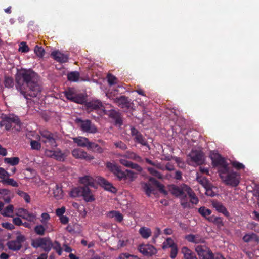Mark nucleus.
<instances>
[{"label":"nucleus","mask_w":259,"mask_h":259,"mask_svg":"<svg viewBox=\"0 0 259 259\" xmlns=\"http://www.w3.org/2000/svg\"><path fill=\"white\" fill-rule=\"evenodd\" d=\"M17 90L26 99L30 97L38 96L41 88L38 84V76L31 70L21 69L18 71L16 76Z\"/></svg>","instance_id":"1"},{"label":"nucleus","mask_w":259,"mask_h":259,"mask_svg":"<svg viewBox=\"0 0 259 259\" xmlns=\"http://www.w3.org/2000/svg\"><path fill=\"white\" fill-rule=\"evenodd\" d=\"M210 157L213 165L218 167L220 177L226 185L233 187L237 186L240 182V176L236 172L230 170L225 160L215 152L210 153Z\"/></svg>","instance_id":"2"},{"label":"nucleus","mask_w":259,"mask_h":259,"mask_svg":"<svg viewBox=\"0 0 259 259\" xmlns=\"http://www.w3.org/2000/svg\"><path fill=\"white\" fill-rule=\"evenodd\" d=\"M169 190L172 195L180 199L181 204L184 208L190 207L191 203L193 204L198 203V199L194 192L185 184H183L180 187L170 186Z\"/></svg>","instance_id":"3"},{"label":"nucleus","mask_w":259,"mask_h":259,"mask_svg":"<svg viewBox=\"0 0 259 259\" xmlns=\"http://www.w3.org/2000/svg\"><path fill=\"white\" fill-rule=\"evenodd\" d=\"M69 151L68 150L62 151L59 148H46L44 151V155L50 158L55 159L58 161H64L68 155Z\"/></svg>","instance_id":"4"},{"label":"nucleus","mask_w":259,"mask_h":259,"mask_svg":"<svg viewBox=\"0 0 259 259\" xmlns=\"http://www.w3.org/2000/svg\"><path fill=\"white\" fill-rule=\"evenodd\" d=\"M37 139L44 143L47 147H57L56 140L57 136L48 131H42L40 132V136L38 135Z\"/></svg>","instance_id":"5"},{"label":"nucleus","mask_w":259,"mask_h":259,"mask_svg":"<svg viewBox=\"0 0 259 259\" xmlns=\"http://www.w3.org/2000/svg\"><path fill=\"white\" fill-rule=\"evenodd\" d=\"M0 126H5L6 130H9L12 128L18 131L21 129V124L19 118L18 117L13 115L5 118L0 122Z\"/></svg>","instance_id":"6"},{"label":"nucleus","mask_w":259,"mask_h":259,"mask_svg":"<svg viewBox=\"0 0 259 259\" xmlns=\"http://www.w3.org/2000/svg\"><path fill=\"white\" fill-rule=\"evenodd\" d=\"M191 165H200L204 162V155L200 150H192L188 156L187 159Z\"/></svg>","instance_id":"7"},{"label":"nucleus","mask_w":259,"mask_h":259,"mask_svg":"<svg viewBox=\"0 0 259 259\" xmlns=\"http://www.w3.org/2000/svg\"><path fill=\"white\" fill-rule=\"evenodd\" d=\"M200 259H213V254L210 249L205 245H198L195 247Z\"/></svg>","instance_id":"8"},{"label":"nucleus","mask_w":259,"mask_h":259,"mask_svg":"<svg viewBox=\"0 0 259 259\" xmlns=\"http://www.w3.org/2000/svg\"><path fill=\"white\" fill-rule=\"evenodd\" d=\"M76 122L83 132L90 133H95L97 132V128L94 124L91 123L90 120H82L80 119H77Z\"/></svg>","instance_id":"9"},{"label":"nucleus","mask_w":259,"mask_h":259,"mask_svg":"<svg viewBox=\"0 0 259 259\" xmlns=\"http://www.w3.org/2000/svg\"><path fill=\"white\" fill-rule=\"evenodd\" d=\"M32 245L35 248L41 247L46 251L50 250L52 246L50 239L46 238H39L33 240Z\"/></svg>","instance_id":"10"},{"label":"nucleus","mask_w":259,"mask_h":259,"mask_svg":"<svg viewBox=\"0 0 259 259\" xmlns=\"http://www.w3.org/2000/svg\"><path fill=\"white\" fill-rule=\"evenodd\" d=\"M107 167L120 180L125 181L126 171H122L117 165L110 162L107 163Z\"/></svg>","instance_id":"11"},{"label":"nucleus","mask_w":259,"mask_h":259,"mask_svg":"<svg viewBox=\"0 0 259 259\" xmlns=\"http://www.w3.org/2000/svg\"><path fill=\"white\" fill-rule=\"evenodd\" d=\"M25 240L23 235H18L16 240H12L8 242L7 245L10 250L16 251L18 250L21 248V243Z\"/></svg>","instance_id":"12"},{"label":"nucleus","mask_w":259,"mask_h":259,"mask_svg":"<svg viewBox=\"0 0 259 259\" xmlns=\"http://www.w3.org/2000/svg\"><path fill=\"white\" fill-rule=\"evenodd\" d=\"M72 156L77 159H85L86 160H91L94 159V157L91 156L81 149L76 148L72 151Z\"/></svg>","instance_id":"13"},{"label":"nucleus","mask_w":259,"mask_h":259,"mask_svg":"<svg viewBox=\"0 0 259 259\" xmlns=\"http://www.w3.org/2000/svg\"><path fill=\"white\" fill-rule=\"evenodd\" d=\"M139 251L145 256H151L155 254L156 249L151 245L142 244L139 247Z\"/></svg>","instance_id":"14"},{"label":"nucleus","mask_w":259,"mask_h":259,"mask_svg":"<svg viewBox=\"0 0 259 259\" xmlns=\"http://www.w3.org/2000/svg\"><path fill=\"white\" fill-rule=\"evenodd\" d=\"M66 98L72 101L77 103H82L84 101V99L79 96H77L73 89H69L65 92Z\"/></svg>","instance_id":"15"},{"label":"nucleus","mask_w":259,"mask_h":259,"mask_svg":"<svg viewBox=\"0 0 259 259\" xmlns=\"http://www.w3.org/2000/svg\"><path fill=\"white\" fill-rule=\"evenodd\" d=\"M96 181H97L101 186L104 188L105 189L114 192L116 191V189L111 184L107 181L105 179L102 177H97Z\"/></svg>","instance_id":"16"},{"label":"nucleus","mask_w":259,"mask_h":259,"mask_svg":"<svg viewBox=\"0 0 259 259\" xmlns=\"http://www.w3.org/2000/svg\"><path fill=\"white\" fill-rule=\"evenodd\" d=\"M185 238L189 242L198 244L204 243L205 240L203 238L198 234H189L185 236Z\"/></svg>","instance_id":"17"},{"label":"nucleus","mask_w":259,"mask_h":259,"mask_svg":"<svg viewBox=\"0 0 259 259\" xmlns=\"http://www.w3.org/2000/svg\"><path fill=\"white\" fill-rule=\"evenodd\" d=\"M131 134L134 137V139L136 142H138L144 146H147L146 141L143 139L142 136L134 128H131Z\"/></svg>","instance_id":"18"},{"label":"nucleus","mask_w":259,"mask_h":259,"mask_svg":"<svg viewBox=\"0 0 259 259\" xmlns=\"http://www.w3.org/2000/svg\"><path fill=\"white\" fill-rule=\"evenodd\" d=\"M51 56L55 60L61 63L67 62L68 59L67 55L57 51L52 52Z\"/></svg>","instance_id":"19"},{"label":"nucleus","mask_w":259,"mask_h":259,"mask_svg":"<svg viewBox=\"0 0 259 259\" xmlns=\"http://www.w3.org/2000/svg\"><path fill=\"white\" fill-rule=\"evenodd\" d=\"M50 219V216L48 213L44 212L41 214L40 222L46 226L48 232H52L53 231L52 226L50 223H48Z\"/></svg>","instance_id":"20"},{"label":"nucleus","mask_w":259,"mask_h":259,"mask_svg":"<svg viewBox=\"0 0 259 259\" xmlns=\"http://www.w3.org/2000/svg\"><path fill=\"white\" fill-rule=\"evenodd\" d=\"M181 252L183 254L184 259H197L195 253L187 247H183Z\"/></svg>","instance_id":"21"},{"label":"nucleus","mask_w":259,"mask_h":259,"mask_svg":"<svg viewBox=\"0 0 259 259\" xmlns=\"http://www.w3.org/2000/svg\"><path fill=\"white\" fill-rule=\"evenodd\" d=\"M107 216L110 219H113L115 221L121 222L123 220V215L117 211H111L107 213Z\"/></svg>","instance_id":"22"},{"label":"nucleus","mask_w":259,"mask_h":259,"mask_svg":"<svg viewBox=\"0 0 259 259\" xmlns=\"http://www.w3.org/2000/svg\"><path fill=\"white\" fill-rule=\"evenodd\" d=\"M73 141L80 147H89L90 141L89 139L85 137H78L73 138Z\"/></svg>","instance_id":"23"},{"label":"nucleus","mask_w":259,"mask_h":259,"mask_svg":"<svg viewBox=\"0 0 259 259\" xmlns=\"http://www.w3.org/2000/svg\"><path fill=\"white\" fill-rule=\"evenodd\" d=\"M82 196L86 202H92L95 200L94 195L87 187H83V192H82Z\"/></svg>","instance_id":"24"},{"label":"nucleus","mask_w":259,"mask_h":259,"mask_svg":"<svg viewBox=\"0 0 259 259\" xmlns=\"http://www.w3.org/2000/svg\"><path fill=\"white\" fill-rule=\"evenodd\" d=\"M53 196L57 200H60L63 197V193L62 188L58 185H56L54 188H52Z\"/></svg>","instance_id":"25"},{"label":"nucleus","mask_w":259,"mask_h":259,"mask_svg":"<svg viewBox=\"0 0 259 259\" xmlns=\"http://www.w3.org/2000/svg\"><path fill=\"white\" fill-rule=\"evenodd\" d=\"M88 106L93 109H101L104 112L106 111L105 107L99 100H94L88 103Z\"/></svg>","instance_id":"26"},{"label":"nucleus","mask_w":259,"mask_h":259,"mask_svg":"<svg viewBox=\"0 0 259 259\" xmlns=\"http://www.w3.org/2000/svg\"><path fill=\"white\" fill-rule=\"evenodd\" d=\"M212 205L218 212L222 213L226 216H228L229 215V212L221 203L217 201H213Z\"/></svg>","instance_id":"27"},{"label":"nucleus","mask_w":259,"mask_h":259,"mask_svg":"<svg viewBox=\"0 0 259 259\" xmlns=\"http://www.w3.org/2000/svg\"><path fill=\"white\" fill-rule=\"evenodd\" d=\"M80 182L85 185L95 187L94 179L89 176H85L80 178Z\"/></svg>","instance_id":"28"},{"label":"nucleus","mask_w":259,"mask_h":259,"mask_svg":"<svg viewBox=\"0 0 259 259\" xmlns=\"http://www.w3.org/2000/svg\"><path fill=\"white\" fill-rule=\"evenodd\" d=\"M139 233L142 238L148 239L151 235L152 231L149 228L142 227L140 228Z\"/></svg>","instance_id":"29"},{"label":"nucleus","mask_w":259,"mask_h":259,"mask_svg":"<svg viewBox=\"0 0 259 259\" xmlns=\"http://www.w3.org/2000/svg\"><path fill=\"white\" fill-rule=\"evenodd\" d=\"M83 192V187H78L73 188L69 193V195L71 197H77L81 196Z\"/></svg>","instance_id":"30"},{"label":"nucleus","mask_w":259,"mask_h":259,"mask_svg":"<svg viewBox=\"0 0 259 259\" xmlns=\"http://www.w3.org/2000/svg\"><path fill=\"white\" fill-rule=\"evenodd\" d=\"M243 240L245 242L254 241L258 242L259 239L257 235L254 233L247 234L244 236Z\"/></svg>","instance_id":"31"},{"label":"nucleus","mask_w":259,"mask_h":259,"mask_svg":"<svg viewBox=\"0 0 259 259\" xmlns=\"http://www.w3.org/2000/svg\"><path fill=\"white\" fill-rule=\"evenodd\" d=\"M14 212V206L12 205H9L6 207L2 211V214L4 217H12Z\"/></svg>","instance_id":"32"},{"label":"nucleus","mask_w":259,"mask_h":259,"mask_svg":"<svg viewBox=\"0 0 259 259\" xmlns=\"http://www.w3.org/2000/svg\"><path fill=\"white\" fill-rule=\"evenodd\" d=\"M207 220L215 224L218 227H221L223 226V223L220 217H215L214 215L207 218Z\"/></svg>","instance_id":"33"},{"label":"nucleus","mask_w":259,"mask_h":259,"mask_svg":"<svg viewBox=\"0 0 259 259\" xmlns=\"http://www.w3.org/2000/svg\"><path fill=\"white\" fill-rule=\"evenodd\" d=\"M123 157L139 162H141L142 160V158L140 156L137 155L136 153L131 151L127 152L124 155H123Z\"/></svg>","instance_id":"34"},{"label":"nucleus","mask_w":259,"mask_h":259,"mask_svg":"<svg viewBox=\"0 0 259 259\" xmlns=\"http://www.w3.org/2000/svg\"><path fill=\"white\" fill-rule=\"evenodd\" d=\"M19 158L17 157L11 158H5L4 159V162L6 163L9 164L12 166L17 165L19 163Z\"/></svg>","instance_id":"35"},{"label":"nucleus","mask_w":259,"mask_h":259,"mask_svg":"<svg viewBox=\"0 0 259 259\" xmlns=\"http://www.w3.org/2000/svg\"><path fill=\"white\" fill-rule=\"evenodd\" d=\"M177 244L175 243L174 241L171 238H168L162 244V248L163 249L171 248Z\"/></svg>","instance_id":"36"},{"label":"nucleus","mask_w":259,"mask_h":259,"mask_svg":"<svg viewBox=\"0 0 259 259\" xmlns=\"http://www.w3.org/2000/svg\"><path fill=\"white\" fill-rule=\"evenodd\" d=\"M88 148L91 149L94 152H96L99 153H101L103 152V149L100 147L98 144L93 142H90L89 147Z\"/></svg>","instance_id":"37"},{"label":"nucleus","mask_w":259,"mask_h":259,"mask_svg":"<svg viewBox=\"0 0 259 259\" xmlns=\"http://www.w3.org/2000/svg\"><path fill=\"white\" fill-rule=\"evenodd\" d=\"M137 174L130 170H126L125 181L132 182L137 178Z\"/></svg>","instance_id":"38"},{"label":"nucleus","mask_w":259,"mask_h":259,"mask_svg":"<svg viewBox=\"0 0 259 259\" xmlns=\"http://www.w3.org/2000/svg\"><path fill=\"white\" fill-rule=\"evenodd\" d=\"M199 212L204 217L207 219V218L209 217V215L211 213V210L206 208L205 207H201L199 209Z\"/></svg>","instance_id":"39"},{"label":"nucleus","mask_w":259,"mask_h":259,"mask_svg":"<svg viewBox=\"0 0 259 259\" xmlns=\"http://www.w3.org/2000/svg\"><path fill=\"white\" fill-rule=\"evenodd\" d=\"M79 74L77 72H72L67 75L68 79L71 81H77L79 79Z\"/></svg>","instance_id":"40"},{"label":"nucleus","mask_w":259,"mask_h":259,"mask_svg":"<svg viewBox=\"0 0 259 259\" xmlns=\"http://www.w3.org/2000/svg\"><path fill=\"white\" fill-rule=\"evenodd\" d=\"M114 101L119 106H120L122 107L126 105L127 103V99L124 96H121L120 98L115 99Z\"/></svg>","instance_id":"41"},{"label":"nucleus","mask_w":259,"mask_h":259,"mask_svg":"<svg viewBox=\"0 0 259 259\" xmlns=\"http://www.w3.org/2000/svg\"><path fill=\"white\" fill-rule=\"evenodd\" d=\"M197 180L204 188H208L211 184L205 178L197 177Z\"/></svg>","instance_id":"42"},{"label":"nucleus","mask_w":259,"mask_h":259,"mask_svg":"<svg viewBox=\"0 0 259 259\" xmlns=\"http://www.w3.org/2000/svg\"><path fill=\"white\" fill-rule=\"evenodd\" d=\"M46 229H47L46 226L42 225H37L34 228L36 233L39 235H44Z\"/></svg>","instance_id":"43"},{"label":"nucleus","mask_w":259,"mask_h":259,"mask_svg":"<svg viewBox=\"0 0 259 259\" xmlns=\"http://www.w3.org/2000/svg\"><path fill=\"white\" fill-rule=\"evenodd\" d=\"M24 219L29 222H34L36 219V214L35 213L30 212L27 210V214L25 215Z\"/></svg>","instance_id":"44"},{"label":"nucleus","mask_w":259,"mask_h":259,"mask_svg":"<svg viewBox=\"0 0 259 259\" xmlns=\"http://www.w3.org/2000/svg\"><path fill=\"white\" fill-rule=\"evenodd\" d=\"M31 148L34 150H39L41 149L40 143L36 140H32L30 142Z\"/></svg>","instance_id":"45"},{"label":"nucleus","mask_w":259,"mask_h":259,"mask_svg":"<svg viewBox=\"0 0 259 259\" xmlns=\"http://www.w3.org/2000/svg\"><path fill=\"white\" fill-rule=\"evenodd\" d=\"M142 185L144 191L147 195L149 196L153 190L152 187L150 184L147 183H142Z\"/></svg>","instance_id":"46"},{"label":"nucleus","mask_w":259,"mask_h":259,"mask_svg":"<svg viewBox=\"0 0 259 259\" xmlns=\"http://www.w3.org/2000/svg\"><path fill=\"white\" fill-rule=\"evenodd\" d=\"M214 188H215L213 187L211 184H210L208 188H204L206 195L211 197L214 196L215 195V192L213 190Z\"/></svg>","instance_id":"47"},{"label":"nucleus","mask_w":259,"mask_h":259,"mask_svg":"<svg viewBox=\"0 0 259 259\" xmlns=\"http://www.w3.org/2000/svg\"><path fill=\"white\" fill-rule=\"evenodd\" d=\"M17 194L22 197L27 203H29L30 202V197L27 193L19 190L17 191Z\"/></svg>","instance_id":"48"},{"label":"nucleus","mask_w":259,"mask_h":259,"mask_svg":"<svg viewBox=\"0 0 259 259\" xmlns=\"http://www.w3.org/2000/svg\"><path fill=\"white\" fill-rule=\"evenodd\" d=\"M27 209L23 208H20L16 209V215L24 219L25 215L27 214Z\"/></svg>","instance_id":"49"},{"label":"nucleus","mask_w":259,"mask_h":259,"mask_svg":"<svg viewBox=\"0 0 259 259\" xmlns=\"http://www.w3.org/2000/svg\"><path fill=\"white\" fill-rule=\"evenodd\" d=\"M11 176V174L8 173L5 169L3 168L0 167V179L3 180V181L4 182L5 180Z\"/></svg>","instance_id":"50"},{"label":"nucleus","mask_w":259,"mask_h":259,"mask_svg":"<svg viewBox=\"0 0 259 259\" xmlns=\"http://www.w3.org/2000/svg\"><path fill=\"white\" fill-rule=\"evenodd\" d=\"M147 169L148 171L153 176H155L158 179L162 178L161 175L159 172H158L154 168L148 167Z\"/></svg>","instance_id":"51"},{"label":"nucleus","mask_w":259,"mask_h":259,"mask_svg":"<svg viewBox=\"0 0 259 259\" xmlns=\"http://www.w3.org/2000/svg\"><path fill=\"white\" fill-rule=\"evenodd\" d=\"M34 52L38 57L41 58L44 55L45 50L41 47L37 46L34 49Z\"/></svg>","instance_id":"52"},{"label":"nucleus","mask_w":259,"mask_h":259,"mask_svg":"<svg viewBox=\"0 0 259 259\" xmlns=\"http://www.w3.org/2000/svg\"><path fill=\"white\" fill-rule=\"evenodd\" d=\"M5 183L12 186L13 187H18V183L14 180L13 179L8 177L5 181L4 182Z\"/></svg>","instance_id":"53"},{"label":"nucleus","mask_w":259,"mask_h":259,"mask_svg":"<svg viewBox=\"0 0 259 259\" xmlns=\"http://www.w3.org/2000/svg\"><path fill=\"white\" fill-rule=\"evenodd\" d=\"M149 181L153 184H154L156 187L159 188V189L163 192H164V189H163V186L160 184L156 180H155L154 179L150 178L149 179Z\"/></svg>","instance_id":"54"},{"label":"nucleus","mask_w":259,"mask_h":259,"mask_svg":"<svg viewBox=\"0 0 259 259\" xmlns=\"http://www.w3.org/2000/svg\"><path fill=\"white\" fill-rule=\"evenodd\" d=\"M29 50L28 46L25 42H22L19 46V51L21 52H27Z\"/></svg>","instance_id":"55"},{"label":"nucleus","mask_w":259,"mask_h":259,"mask_svg":"<svg viewBox=\"0 0 259 259\" xmlns=\"http://www.w3.org/2000/svg\"><path fill=\"white\" fill-rule=\"evenodd\" d=\"M14 82L12 78L7 77L5 80V85L7 88H11L13 86Z\"/></svg>","instance_id":"56"},{"label":"nucleus","mask_w":259,"mask_h":259,"mask_svg":"<svg viewBox=\"0 0 259 259\" xmlns=\"http://www.w3.org/2000/svg\"><path fill=\"white\" fill-rule=\"evenodd\" d=\"M126 158V157H123V155H121V158L119 159V162L121 164L123 165L124 166L129 167L132 162L127 160Z\"/></svg>","instance_id":"57"},{"label":"nucleus","mask_w":259,"mask_h":259,"mask_svg":"<svg viewBox=\"0 0 259 259\" xmlns=\"http://www.w3.org/2000/svg\"><path fill=\"white\" fill-rule=\"evenodd\" d=\"M108 81L110 85H112L117 83L116 78L111 74L108 75Z\"/></svg>","instance_id":"58"},{"label":"nucleus","mask_w":259,"mask_h":259,"mask_svg":"<svg viewBox=\"0 0 259 259\" xmlns=\"http://www.w3.org/2000/svg\"><path fill=\"white\" fill-rule=\"evenodd\" d=\"M145 160L148 163L155 166L158 169H160L161 170L164 169V167L159 163H156V162H153L152 161L150 160L149 159H148L147 158H146L145 159Z\"/></svg>","instance_id":"59"},{"label":"nucleus","mask_w":259,"mask_h":259,"mask_svg":"<svg viewBox=\"0 0 259 259\" xmlns=\"http://www.w3.org/2000/svg\"><path fill=\"white\" fill-rule=\"evenodd\" d=\"M178 249L177 245H175L174 247L171 248V251H170V257L172 258H175L178 254Z\"/></svg>","instance_id":"60"},{"label":"nucleus","mask_w":259,"mask_h":259,"mask_svg":"<svg viewBox=\"0 0 259 259\" xmlns=\"http://www.w3.org/2000/svg\"><path fill=\"white\" fill-rule=\"evenodd\" d=\"M232 166L237 169H243L244 168V165L238 161H233L232 162Z\"/></svg>","instance_id":"61"},{"label":"nucleus","mask_w":259,"mask_h":259,"mask_svg":"<svg viewBox=\"0 0 259 259\" xmlns=\"http://www.w3.org/2000/svg\"><path fill=\"white\" fill-rule=\"evenodd\" d=\"M2 226L3 227L8 229L10 230H13L15 229V227L12 224L7 222L3 223L2 224Z\"/></svg>","instance_id":"62"},{"label":"nucleus","mask_w":259,"mask_h":259,"mask_svg":"<svg viewBox=\"0 0 259 259\" xmlns=\"http://www.w3.org/2000/svg\"><path fill=\"white\" fill-rule=\"evenodd\" d=\"M65 207H62L60 208H58L56 210V214L58 217H61L63 215V214L65 212Z\"/></svg>","instance_id":"63"},{"label":"nucleus","mask_w":259,"mask_h":259,"mask_svg":"<svg viewBox=\"0 0 259 259\" xmlns=\"http://www.w3.org/2000/svg\"><path fill=\"white\" fill-rule=\"evenodd\" d=\"M54 248L58 255H60L62 253V249L60 244L57 242H55Z\"/></svg>","instance_id":"64"}]
</instances>
